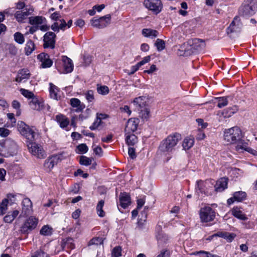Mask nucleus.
<instances>
[{
	"label": "nucleus",
	"instance_id": "nucleus-1",
	"mask_svg": "<svg viewBox=\"0 0 257 257\" xmlns=\"http://www.w3.org/2000/svg\"><path fill=\"white\" fill-rule=\"evenodd\" d=\"M181 136L178 133H175L168 136L160 144L159 149L161 152L171 153L175 150V147L179 141Z\"/></svg>",
	"mask_w": 257,
	"mask_h": 257
},
{
	"label": "nucleus",
	"instance_id": "nucleus-2",
	"mask_svg": "<svg viewBox=\"0 0 257 257\" xmlns=\"http://www.w3.org/2000/svg\"><path fill=\"white\" fill-rule=\"evenodd\" d=\"M242 137L241 130L237 126L226 129L224 132V139L229 144L236 143Z\"/></svg>",
	"mask_w": 257,
	"mask_h": 257
},
{
	"label": "nucleus",
	"instance_id": "nucleus-3",
	"mask_svg": "<svg viewBox=\"0 0 257 257\" xmlns=\"http://www.w3.org/2000/svg\"><path fill=\"white\" fill-rule=\"evenodd\" d=\"M17 127L20 134L32 143L34 140L35 132L30 126L23 121H18Z\"/></svg>",
	"mask_w": 257,
	"mask_h": 257
},
{
	"label": "nucleus",
	"instance_id": "nucleus-4",
	"mask_svg": "<svg viewBox=\"0 0 257 257\" xmlns=\"http://www.w3.org/2000/svg\"><path fill=\"white\" fill-rule=\"evenodd\" d=\"M199 215L202 222H208L214 220L216 213L211 207L205 206L200 209Z\"/></svg>",
	"mask_w": 257,
	"mask_h": 257
},
{
	"label": "nucleus",
	"instance_id": "nucleus-5",
	"mask_svg": "<svg viewBox=\"0 0 257 257\" xmlns=\"http://www.w3.org/2000/svg\"><path fill=\"white\" fill-rule=\"evenodd\" d=\"M38 222V219L33 216H30L22 225L20 231L23 234H28L36 228Z\"/></svg>",
	"mask_w": 257,
	"mask_h": 257
},
{
	"label": "nucleus",
	"instance_id": "nucleus-6",
	"mask_svg": "<svg viewBox=\"0 0 257 257\" xmlns=\"http://www.w3.org/2000/svg\"><path fill=\"white\" fill-rule=\"evenodd\" d=\"M111 16L109 14L99 18L94 17L90 21L91 25L93 27L98 29H103L105 28L110 24Z\"/></svg>",
	"mask_w": 257,
	"mask_h": 257
},
{
	"label": "nucleus",
	"instance_id": "nucleus-7",
	"mask_svg": "<svg viewBox=\"0 0 257 257\" xmlns=\"http://www.w3.org/2000/svg\"><path fill=\"white\" fill-rule=\"evenodd\" d=\"M144 6L154 14H159L162 9L163 4L161 0H144Z\"/></svg>",
	"mask_w": 257,
	"mask_h": 257
},
{
	"label": "nucleus",
	"instance_id": "nucleus-8",
	"mask_svg": "<svg viewBox=\"0 0 257 257\" xmlns=\"http://www.w3.org/2000/svg\"><path fill=\"white\" fill-rule=\"evenodd\" d=\"M56 34L52 32H47L43 37V47L44 48L53 49L55 45Z\"/></svg>",
	"mask_w": 257,
	"mask_h": 257
},
{
	"label": "nucleus",
	"instance_id": "nucleus-9",
	"mask_svg": "<svg viewBox=\"0 0 257 257\" xmlns=\"http://www.w3.org/2000/svg\"><path fill=\"white\" fill-rule=\"evenodd\" d=\"M242 23L239 17L236 16L230 24L229 26L226 29V33L229 34L232 33L240 32L242 28Z\"/></svg>",
	"mask_w": 257,
	"mask_h": 257
},
{
	"label": "nucleus",
	"instance_id": "nucleus-10",
	"mask_svg": "<svg viewBox=\"0 0 257 257\" xmlns=\"http://www.w3.org/2000/svg\"><path fill=\"white\" fill-rule=\"evenodd\" d=\"M236 144L237 145L235 146L236 151L239 152H243V151H245L254 156L257 155V151L248 147V143L242 140L241 138Z\"/></svg>",
	"mask_w": 257,
	"mask_h": 257
},
{
	"label": "nucleus",
	"instance_id": "nucleus-11",
	"mask_svg": "<svg viewBox=\"0 0 257 257\" xmlns=\"http://www.w3.org/2000/svg\"><path fill=\"white\" fill-rule=\"evenodd\" d=\"M34 9L33 8H26L22 11H17L15 14V17L19 22L22 23L28 16L32 15Z\"/></svg>",
	"mask_w": 257,
	"mask_h": 257
},
{
	"label": "nucleus",
	"instance_id": "nucleus-12",
	"mask_svg": "<svg viewBox=\"0 0 257 257\" xmlns=\"http://www.w3.org/2000/svg\"><path fill=\"white\" fill-rule=\"evenodd\" d=\"M37 58L41 62V67L43 68H50L53 64V61L47 53H40L37 56Z\"/></svg>",
	"mask_w": 257,
	"mask_h": 257
},
{
	"label": "nucleus",
	"instance_id": "nucleus-13",
	"mask_svg": "<svg viewBox=\"0 0 257 257\" xmlns=\"http://www.w3.org/2000/svg\"><path fill=\"white\" fill-rule=\"evenodd\" d=\"M139 123V119L138 118H131L129 119L124 130L125 135L135 132L137 130Z\"/></svg>",
	"mask_w": 257,
	"mask_h": 257
},
{
	"label": "nucleus",
	"instance_id": "nucleus-14",
	"mask_svg": "<svg viewBox=\"0 0 257 257\" xmlns=\"http://www.w3.org/2000/svg\"><path fill=\"white\" fill-rule=\"evenodd\" d=\"M255 11V7L248 6V4L244 2H243L239 9V14L244 16L253 15Z\"/></svg>",
	"mask_w": 257,
	"mask_h": 257
},
{
	"label": "nucleus",
	"instance_id": "nucleus-15",
	"mask_svg": "<svg viewBox=\"0 0 257 257\" xmlns=\"http://www.w3.org/2000/svg\"><path fill=\"white\" fill-rule=\"evenodd\" d=\"M22 210L20 215V217H25L29 215L32 210V204L29 198H25L22 202Z\"/></svg>",
	"mask_w": 257,
	"mask_h": 257
},
{
	"label": "nucleus",
	"instance_id": "nucleus-16",
	"mask_svg": "<svg viewBox=\"0 0 257 257\" xmlns=\"http://www.w3.org/2000/svg\"><path fill=\"white\" fill-rule=\"evenodd\" d=\"M59 160V158L57 156H53L49 157L45 160L44 167L50 171L58 163Z\"/></svg>",
	"mask_w": 257,
	"mask_h": 257
},
{
	"label": "nucleus",
	"instance_id": "nucleus-17",
	"mask_svg": "<svg viewBox=\"0 0 257 257\" xmlns=\"http://www.w3.org/2000/svg\"><path fill=\"white\" fill-rule=\"evenodd\" d=\"M228 178L223 177L219 179L214 185L215 190L216 192H222L227 188Z\"/></svg>",
	"mask_w": 257,
	"mask_h": 257
},
{
	"label": "nucleus",
	"instance_id": "nucleus-18",
	"mask_svg": "<svg viewBox=\"0 0 257 257\" xmlns=\"http://www.w3.org/2000/svg\"><path fill=\"white\" fill-rule=\"evenodd\" d=\"M131 197L130 195L125 193H120L119 196V205L123 208L125 209L130 205Z\"/></svg>",
	"mask_w": 257,
	"mask_h": 257
},
{
	"label": "nucleus",
	"instance_id": "nucleus-19",
	"mask_svg": "<svg viewBox=\"0 0 257 257\" xmlns=\"http://www.w3.org/2000/svg\"><path fill=\"white\" fill-rule=\"evenodd\" d=\"M62 61L63 63V68L65 72L66 73L71 72L74 67L72 60L66 56H62Z\"/></svg>",
	"mask_w": 257,
	"mask_h": 257
},
{
	"label": "nucleus",
	"instance_id": "nucleus-20",
	"mask_svg": "<svg viewBox=\"0 0 257 257\" xmlns=\"http://www.w3.org/2000/svg\"><path fill=\"white\" fill-rule=\"evenodd\" d=\"M151 60L150 56H147L143 58V59L138 63L136 65L131 67V70H127V74L128 75L132 74L136 72L140 67L144 65L145 64L149 62Z\"/></svg>",
	"mask_w": 257,
	"mask_h": 257
},
{
	"label": "nucleus",
	"instance_id": "nucleus-21",
	"mask_svg": "<svg viewBox=\"0 0 257 257\" xmlns=\"http://www.w3.org/2000/svg\"><path fill=\"white\" fill-rule=\"evenodd\" d=\"M29 105L33 110H40L44 108V102L38 100L37 97H33L30 101Z\"/></svg>",
	"mask_w": 257,
	"mask_h": 257
},
{
	"label": "nucleus",
	"instance_id": "nucleus-22",
	"mask_svg": "<svg viewBox=\"0 0 257 257\" xmlns=\"http://www.w3.org/2000/svg\"><path fill=\"white\" fill-rule=\"evenodd\" d=\"M148 98L145 96H141L137 97L134 100V103L140 108H145L147 105V100Z\"/></svg>",
	"mask_w": 257,
	"mask_h": 257
},
{
	"label": "nucleus",
	"instance_id": "nucleus-23",
	"mask_svg": "<svg viewBox=\"0 0 257 257\" xmlns=\"http://www.w3.org/2000/svg\"><path fill=\"white\" fill-rule=\"evenodd\" d=\"M56 120L59 123L60 127L62 128L67 127L69 123V119L63 114L57 115Z\"/></svg>",
	"mask_w": 257,
	"mask_h": 257
},
{
	"label": "nucleus",
	"instance_id": "nucleus-24",
	"mask_svg": "<svg viewBox=\"0 0 257 257\" xmlns=\"http://www.w3.org/2000/svg\"><path fill=\"white\" fill-rule=\"evenodd\" d=\"M142 34L145 37L154 39L158 36L159 32L155 30L144 29L142 30Z\"/></svg>",
	"mask_w": 257,
	"mask_h": 257
},
{
	"label": "nucleus",
	"instance_id": "nucleus-25",
	"mask_svg": "<svg viewBox=\"0 0 257 257\" xmlns=\"http://www.w3.org/2000/svg\"><path fill=\"white\" fill-rule=\"evenodd\" d=\"M19 211L18 210H14L12 212H9L4 217V221L6 223H11L14 220V219L18 215Z\"/></svg>",
	"mask_w": 257,
	"mask_h": 257
},
{
	"label": "nucleus",
	"instance_id": "nucleus-26",
	"mask_svg": "<svg viewBox=\"0 0 257 257\" xmlns=\"http://www.w3.org/2000/svg\"><path fill=\"white\" fill-rule=\"evenodd\" d=\"M46 19L42 16L31 17L29 18V23L33 25H38L44 23Z\"/></svg>",
	"mask_w": 257,
	"mask_h": 257
},
{
	"label": "nucleus",
	"instance_id": "nucleus-27",
	"mask_svg": "<svg viewBox=\"0 0 257 257\" xmlns=\"http://www.w3.org/2000/svg\"><path fill=\"white\" fill-rule=\"evenodd\" d=\"M30 73L27 69H22L19 71L16 80H22L30 78Z\"/></svg>",
	"mask_w": 257,
	"mask_h": 257
},
{
	"label": "nucleus",
	"instance_id": "nucleus-28",
	"mask_svg": "<svg viewBox=\"0 0 257 257\" xmlns=\"http://www.w3.org/2000/svg\"><path fill=\"white\" fill-rule=\"evenodd\" d=\"M125 141L127 145L134 146L137 143L138 138L134 134L131 133L127 134V135H125Z\"/></svg>",
	"mask_w": 257,
	"mask_h": 257
},
{
	"label": "nucleus",
	"instance_id": "nucleus-29",
	"mask_svg": "<svg viewBox=\"0 0 257 257\" xmlns=\"http://www.w3.org/2000/svg\"><path fill=\"white\" fill-rule=\"evenodd\" d=\"M35 46L33 41L31 40L28 41L25 47L26 55L27 56L30 55L35 50Z\"/></svg>",
	"mask_w": 257,
	"mask_h": 257
},
{
	"label": "nucleus",
	"instance_id": "nucleus-30",
	"mask_svg": "<svg viewBox=\"0 0 257 257\" xmlns=\"http://www.w3.org/2000/svg\"><path fill=\"white\" fill-rule=\"evenodd\" d=\"M49 92L50 96L51 98L55 100H58L57 92L58 91V87L54 85L53 83H50L49 84Z\"/></svg>",
	"mask_w": 257,
	"mask_h": 257
},
{
	"label": "nucleus",
	"instance_id": "nucleus-31",
	"mask_svg": "<svg viewBox=\"0 0 257 257\" xmlns=\"http://www.w3.org/2000/svg\"><path fill=\"white\" fill-rule=\"evenodd\" d=\"M232 214L238 219L242 220H246L247 218L245 214H243L242 211L236 208H233L232 211Z\"/></svg>",
	"mask_w": 257,
	"mask_h": 257
},
{
	"label": "nucleus",
	"instance_id": "nucleus-32",
	"mask_svg": "<svg viewBox=\"0 0 257 257\" xmlns=\"http://www.w3.org/2000/svg\"><path fill=\"white\" fill-rule=\"evenodd\" d=\"M234 198L238 202L242 201L245 199L246 194L243 191H238L234 193Z\"/></svg>",
	"mask_w": 257,
	"mask_h": 257
},
{
	"label": "nucleus",
	"instance_id": "nucleus-33",
	"mask_svg": "<svg viewBox=\"0 0 257 257\" xmlns=\"http://www.w3.org/2000/svg\"><path fill=\"white\" fill-rule=\"evenodd\" d=\"M104 204V201L103 200H100L96 206V210L97 212V214L99 216L102 217L105 216V212L103 210L102 208Z\"/></svg>",
	"mask_w": 257,
	"mask_h": 257
},
{
	"label": "nucleus",
	"instance_id": "nucleus-34",
	"mask_svg": "<svg viewBox=\"0 0 257 257\" xmlns=\"http://www.w3.org/2000/svg\"><path fill=\"white\" fill-rule=\"evenodd\" d=\"M73 239L71 237H68L66 238V240H64V242L62 243V246L63 249L64 248L67 246V248L70 249H73L75 247V245L73 243Z\"/></svg>",
	"mask_w": 257,
	"mask_h": 257
},
{
	"label": "nucleus",
	"instance_id": "nucleus-35",
	"mask_svg": "<svg viewBox=\"0 0 257 257\" xmlns=\"http://www.w3.org/2000/svg\"><path fill=\"white\" fill-rule=\"evenodd\" d=\"M148 207H145L144 210L142 211L139 216L138 223L143 224L144 222L146 221L147 218V210L148 209Z\"/></svg>",
	"mask_w": 257,
	"mask_h": 257
},
{
	"label": "nucleus",
	"instance_id": "nucleus-36",
	"mask_svg": "<svg viewBox=\"0 0 257 257\" xmlns=\"http://www.w3.org/2000/svg\"><path fill=\"white\" fill-rule=\"evenodd\" d=\"M93 158H88L85 156L80 157L79 163L82 165L88 166L91 164Z\"/></svg>",
	"mask_w": 257,
	"mask_h": 257
},
{
	"label": "nucleus",
	"instance_id": "nucleus-37",
	"mask_svg": "<svg viewBox=\"0 0 257 257\" xmlns=\"http://www.w3.org/2000/svg\"><path fill=\"white\" fill-rule=\"evenodd\" d=\"M150 110L149 109L145 107L144 109H141L139 113V116L142 118L143 120H148L150 117Z\"/></svg>",
	"mask_w": 257,
	"mask_h": 257
},
{
	"label": "nucleus",
	"instance_id": "nucleus-38",
	"mask_svg": "<svg viewBox=\"0 0 257 257\" xmlns=\"http://www.w3.org/2000/svg\"><path fill=\"white\" fill-rule=\"evenodd\" d=\"M97 90L99 94L102 95H106L109 93V90L107 86L105 85H101L97 84Z\"/></svg>",
	"mask_w": 257,
	"mask_h": 257
},
{
	"label": "nucleus",
	"instance_id": "nucleus-39",
	"mask_svg": "<svg viewBox=\"0 0 257 257\" xmlns=\"http://www.w3.org/2000/svg\"><path fill=\"white\" fill-rule=\"evenodd\" d=\"M15 41L19 44H23L25 42L23 35L20 32H16L14 35Z\"/></svg>",
	"mask_w": 257,
	"mask_h": 257
},
{
	"label": "nucleus",
	"instance_id": "nucleus-40",
	"mask_svg": "<svg viewBox=\"0 0 257 257\" xmlns=\"http://www.w3.org/2000/svg\"><path fill=\"white\" fill-rule=\"evenodd\" d=\"M8 199H4L3 200L1 203H0V215L5 214L8 209Z\"/></svg>",
	"mask_w": 257,
	"mask_h": 257
},
{
	"label": "nucleus",
	"instance_id": "nucleus-41",
	"mask_svg": "<svg viewBox=\"0 0 257 257\" xmlns=\"http://www.w3.org/2000/svg\"><path fill=\"white\" fill-rule=\"evenodd\" d=\"M155 45L157 47V49L158 51H161L165 48V43L164 41L160 39H157L156 40Z\"/></svg>",
	"mask_w": 257,
	"mask_h": 257
},
{
	"label": "nucleus",
	"instance_id": "nucleus-42",
	"mask_svg": "<svg viewBox=\"0 0 257 257\" xmlns=\"http://www.w3.org/2000/svg\"><path fill=\"white\" fill-rule=\"evenodd\" d=\"M193 140L185 139L183 142L182 146L185 150H188L193 146Z\"/></svg>",
	"mask_w": 257,
	"mask_h": 257
},
{
	"label": "nucleus",
	"instance_id": "nucleus-43",
	"mask_svg": "<svg viewBox=\"0 0 257 257\" xmlns=\"http://www.w3.org/2000/svg\"><path fill=\"white\" fill-rule=\"evenodd\" d=\"M121 247L117 246L114 247L111 252V257H120L121 255Z\"/></svg>",
	"mask_w": 257,
	"mask_h": 257
},
{
	"label": "nucleus",
	"instance_id": "nucleus-44",
	"mask_svg": "<svg viewBox=\"0 0 257 257\" xmlns=\"http://www.w3.org/2000/svg\"><path fill=\"white\" fill-rule=\"evenodd\" d=\"M20 92L23 96L29 99H33V97H35L34 93L28 90L21 88L20 89Z\"/></svg>",
	"mask_w": 257,
	"mask_h": 257
},
{
	"label": "nucleus",
	"instance_id": "nucleus-45",
	"mask_svg": "<svg viewBox=\"0 0 257 257\" xmlns=\"http://www.w3.org/2000/svg\"><path fill=\"white\" fill-rule=\"evenodd\" d=\"M218 100L217 106L219 108H222L227 105V98L225 97H218L217 98Z\"/></svg>",
	"mask_w": 257,
	"mask_h": 257
},
{
	"label": "nucleus",
	"instance_id": "nucleus-46",
	"mask_svg": "<svg viewBox=\"0 0 257 257\" xmlns=\"http://www.w3.org/2000/svg\"><path fill=\"white\" fill-rule=\"evenodd\" d=\"M77 149L78 150L77 153L85 154L88 151V148L85 144H81L77 146Z\"/></svg>",
	"mask_w": 257,
	"mask_h": 257
},
{
	"label": "nucleus",
	"instance_id": "nucleus-47",
	"mask_svg": "<svg viewBox=\"0 0 257 257\" xmlns=\"http://www.w3.org/2000/svg\"><path fill=\"white\" fill-rule=\"evenodd\" d=\"M204 183L203 181L198 180L196 182V189H198L201 193H204Z\"/></svg>",
	"mask_w": 257,
	"mask_h": 257
},
{
	"label": "nucleus",
	"instance_id": "nucleus-48",
	"mask_svg": "<svg viewBox=\"0 0 257 257\" xmlns=\"http://www.w3.org/2000/svg\"><path fill=\"white\" fill-rule=\"evenodd\" d=\"M51 228L48 225H44L40 230V234L44 235H49L51 234Z\"/></svg>",
	"mask_w": 257,
	"mask_h": 257
},
{
	"label": "nucleus",
	"instance_id": "nucleus-49",
	"mask_svg": "<svg viewBox=\"0 0 257 257\" xmlns=\"http://www.w3.org/2000/svg\"><path fill=\"white\" fill-rule=\"evenodd\" d=\"M194 255H198L200 254H203L206 255V257H220L219 255L216 254H211L210 252L204 250H200L199 251H196L193 253Z\"/></svg>",
	"mask_w": 257,
	"mask_h": 257
},
{
	"label": "nucleus",
	"instance_id": "nucleus-50",
	"mask_svg": "<svg viewBox=\"0 0 257 257\" xmlns=\"http://www.w3.org/2000/svg\"><path fill=\"white\" fill-rule=\"evenodd\" d=\"M85 97L88 102H92L94 99L93 91L88 90L85 94Z\"/></svg>",
	"mask_w": 257,
	"mask_h": 257
},
{
	"label": "nucleus",
	"instance_id": "nucleus-51",
	"mask_svg": "<svg viewBox=\"0 0 257 257\" xmlns=\"http://www.w3.org/2000/svg\"><path fill=\"white\" fill-rule=\"evenodd\" d=\"M10 131L6 127H0V136L2 137L6 138L8 137L10 135Z\"/></svg>",
	"mask_w": 257,
	"mask_h": 257
},
{
	"label": "nucleus",
	"instance_id": "nucleus-52",
	"mask_svg": "<svg viewBox=\"0 0 257 257\" xmlns=\"http://www.w3.org/2000/svg\"><path fill=\"white\" fill-rule=\"evenodd\" d=\"M103 243V240L101 238L99 237H96V238H93L91 239L89 242V244H101Z\"/></svg>",
	"mask_w": 257,
	"mask_h": 257
},
{
	"label": "nucleus",
	"instance_id": "nucleus-53",
	"mask_svg": "<svg viewBox=\"0 0 257 257\" xmlns=\"http://www.w3.org/2000/svg\"><path fill=\"white\" fill-rule=\"evenodd\" d=\"M92 61V57L89 55H84L83 64L85 66H88Z\"/></svg>",
	"mask_w": 257,
	"mask_h": 257
},
{
	"label": "nucleus",
	"instance_id": "nucleus-54",
	"mask_svg": "<svg viewBox=\"0 0 257 257\" xmlns=\"http://www.w3.org/2000/svg\"><path fill=\"white\" fill-rule=\"evenodd\" d=\"M70 104L73 107H77L80 104V101L75 98H71L70 100Z\"/></svg>",
	"mask_w": 257,
	"mask_h": 257
},
{
	"label": "nucleus",
	"instance_id": "nucleus-55",
	"mask_svg": "<svg viewBox=\"0 0 257 257\" xmlns=\"http://www.w3.org/2000/svg\"><path fill=\"white\" fill-rule=\"evenodd\" d=\"M128 154L130 157L132 159H135L137 157L135 149L134 148L130 147L128 148Z\"/></svg>",
	"mask_w": 257,
	"mask_h": 257
},
{
	"label": "nucleus",
	"instance_id": "nucleus-56",
	"mask_svg": "<svg viewBox=\"0 0 257 257\" xmlns=\"http://www.w3.org/2000/svg\"><path fill=\"white\" fill-rule=\"evenodd\" d=\"M244 2L248 4V6L255 7V9L257 10V0H245Z\"/></svg>",
	"mask_w": 257,
	"mask_h": 257
},
{
	"label": "nucleus",
	"instance_id": "nucleus-57",
	"mask_svg": "<svg viewBox=\"0 0 257 257\" xmlns=\"http://www.w3.org/2000/svg\"><path fill=\"white\" fill-rule=\"evenodd\" d=\"M226 234H226V237H225V239H226L228 242H231L236 236L235 234L233 233H229L227 232Z\"/></svg>",
	"mask_w": 257,
	"mask_h": 257
},
{
	"label": "nucleus",
	"instance_id": "nucleus-58",
	"mask_svg": "<svg viewBox=\"0 0 257 257\" xmlns=\"http://www.w3.org/2000/svg\"><path fill=\"white\" fill-rule=\"evenodd\" d=\"M31 144H33V143ZM38 151H40V148L35 144H34V145L32 144L30 151L32 152V154L35 155L36 153H38Z\"/></svg>",
	"mask_w": 257,
	"mask_h": 257
},
{
	"label": "nucleus",
	"instance_id": "nucleus-59",
	"mask_svg": "<svg viewBox=\"0 0 257 257\" xmlns=\"http://www.w3.org/2000/svg\"><path fill=\"white\" fill-rule=\"evenodd\" d=\"M101 120L100 119L99 121L97 120V119L93 123L92 125L89 127V128L91 130H96L101 124Z\"/></svg>",
	"mask_w": 257,
	"mask_h": 257
},
{
	"label": "nucleus",
	"instance_id": "nucleus-60",
	"mask_svg": "<svg viewBox=\"0 0 257 257\" xmlns=\"http://www.w3.org/2000/svg\"><path fill=\"white\" fill-rule=\"evenodd\" d=\"M9 50L10 53L13 55H16L18 51L16 47L12 44L9 45Z\"/></svg>",
	"mask_w": 257,
	"mask_h": 257
},
{
	"label": "nucleus",
	"instance_id": "nucleus-61",
	"mask_svg": "<svg viewBox=\"0 0 257 257\" xmlns=\"http://www.w3.org/2000/svg\"><path fill=\"white\" fill-rule=\"evenodd\" d=\"M93 151L96 155L101 156L102 155V150L101 148L99 146H96V147H95L93 149Z\"/></svg>",
	"mask_w": 257,
	"mask_h": 257
},
{
	"label": "nucleus",
	"instance_id": "nucleus-62",
	"mask_svg": "<svg viewBox=\"0 0 257 257\" xmlns=\"http://www.w3.org/2000/svg\"><path fill=\"white\" fill-rule=\"evenodd\" d=\"M60 24H59V28L60 30L64 31L66 29L67 26L66 22L64 19H61L60 20Z\"/></svg>",
	"mask_w": 257,
	"mask_h": 257
},
{
	"label": "nucleus",
	"instance_id": "nucleus-63",
	"mask_svg": "<svg viewBox=\"0 0 257 257\" xmlns=\"http://www.w3.org/2000/svg\"><path fill=\"white\" fill-rule=\"evenodd\" d=\"M60 14L59 12H56L51 15V18L54 21H57L60 18Z\"/></svg>",
	"mask_w": 257,
	"mask_h": 257
},
{
	"label": "nucleus",
	"instance_id": "nucleus-64",
	"mask_svg": "<svg viewBox=\"0 0 257 257\" xmlns=\"http://www.w3.org/2000/svg\"><path fill=\"white\" fill-rule=\"evenodd\" d=\"M169 252L167 250H162L157 257H169Z\"/></svg>",
	"mask_w": 257,
	"mask_h": 257
}]
</instances>
